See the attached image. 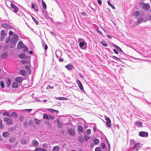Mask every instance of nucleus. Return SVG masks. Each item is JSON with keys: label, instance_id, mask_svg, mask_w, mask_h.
Here are the masks:
<instances>
[{"label": "nucleus", "instance_id": "aec40b11", "mask_svg": "<svg viewBox=\"0 0 151 151\" xmlns=\"http://www.w3.org/2000/svg\"><path fill=\"white\" fill-rule=\"evenodd\" d=\"M10 117L13 118H16L18 117V114L14 112H13L11 115H10Z\"/></svg>", "mask_w": 151, "mask_h": 151}, {"label": "nucleus", "instance_id": "338daca9", "mask_svg": "<svg viewBox=\"0 0 151 151\" xmlns=\"http://www.w3.org/2000/svg\"><path fill=\"white\" fill-rule=\"evenodd\" d=\"M27 62V61L26 60H22L21 62L22 63L25 64Z\"/></svg>", "mask_w": 151, "mask_h": 151}, {"label": "nucleus", "instance_id": "680f3d73", "mask_svg": "<svg viewBox=\"0 0 151 151\" xmlns=\"http://www.w3.org/2000/svg\"><path fill=\"white\" fill-rule=\"evenodd\" d=\"M36 6V4L35 3H32V8L34 9H35V8Z\"/></svg>", "mask_w": 151, "mask_h": 151}, {"label": "nucleus", "instance_id": "13d9d810", "mask_svg": "<svg viewBox=\"0 0 151 151\" xmlns=\"http://www.w3.org/2000/svg\"><path fill=\"white\" fill-rule=\"evenodd\" d=\"M91 133V130L89 129H87V131H86V133L88 135H89Z\"/></svg>", "mask_w": 151, "mask_h": 151}, {"label": "nucleus", "instance_id": "9b49d317", "mask_svg": "<svg viewBox=\"0 0 151 151\" xmlns=\"http://www.w3.org/2000/svg\"><path fill=\"white\" fill-rule=\"evenodd\" d=\"M65 67L69 71L72 70L74 68V66L71 64L67 65Z\"/></svg>", "mask_w": 151, "mask_h": 151}, {"label": "nucleus", "instance_id": "c85d7f7f", "mask_svg": "<svg viewBox=\"0 0 151 151\" xmlns=\"http://www.w3.org/2000/svg\"><path fill=\"white\" fill-rule=\"evenodd\" d=\"M59 147L58 146H56L53 147L52 151H59Z\"/></svg>", "mask_w": 151, "mask_h": 151}, {"label": "nucleus", "instance_id": "603ef678", "mask_svg": "<svg viewBox=\"0 0 151 151\" xmlns=\"http://www.w3.org/2000/svg\"><path fill=\"white\" fill-rule=\"evenodd\" d=\"M101 43L102 45H103L105 47H106L107 46V44L105 42L101 41Z\"/></svg>", "mask_w": 151, "mask_h": 151}, {"label": "nucleus", "instance_id": "7c9ffc66", "mask_svg": "<svg viewBox=\"0 0 151 151\" xmlns=\"http://www.w3.org/2000/svg\"><path fill=\"white\" fill-rule=\"evenodd\" d=\"M9 134V133L7 132H4L2 134V136L4 137H8Z\"/></svg>", "mask_w": 151, "mask_h": 151}, {"label": "nucleus", "instance_id": "473e14b6", "mask_svg": "<svg viewBox=\"0 0 151 151\" xmlns=\"http://www.w3.org/2000/svg\"><path fill=\"white\" fill-rule=\"evenodd\" d=\"M15 141V138H12L10 139L9 140V142L12 143H14Z\"/></svg>", "mask_w": 151, "mask_h": 151}, {"label": "nucleus", "instance_id": "6ab92c4d", "mask_svg": "<svg viewBox=\"0 0 151 151\" xmlns=\"http://www.w3.org/2000/svg\"><path fill=\"white\" fill-rule=\"evenodd\" d=\"M93 143L95 145H97L99 144V143L100 141L98 139L96 138H94L93 140Z\"/></svg>", "mask_w": 151, "mask_h": 151}, {"label": "nucleus", "instance_id": "c03bdc74", "mask_svg": "<svg viewBox=\"0 0 151 151\" xmlns=\"http://www.w3.org/2000/svg\"><path fill=\"white\" fill-rule=\"evenodd\" d=\"M42 4L43 8L45 9H46L47 8L45 2L43 1H42Z\"/></svg>", "mask_w": 151, "mask_h": 151}, {"label": "nucleus", "instance_id": "f03ea898", "mask_svg": "<svg viewBox=\"0 0 151 151\" xmlns=\"http://www.w3.org/2000/svg\"><path fill=\"white\" fill-rule=\"evenodd\" d=\"M69 123L71 122H76L78 123H86L84 120L81 118H79L76 119H74L73 117L70 116L69 117Z\"/></svg>", "mask_w": 151, "mask_h": 151}, {"label": "nucleus", "instance_id": "6e6d98bb", "mask_svg": "<svg viewBox=\"0 0 151 151\" xmlns=\"http://www.w3.org/2000/svg\"><path fill=\"white\" fill-rule=\"evenodd\" d=\"M90 138V137L88 136H84V138L86 142H87V140Z\"/></svg>", "mask_w": 151, "mask_h": 151}, {"label": "nucleus", "instance_id": "4c0bfd02", "mask_svg": "<svg viewBox=\"0 0 151 151\" xmlns=\"http://www.w3.org/2000/svg\"><path fill=\"white\" fill-rule=\"evenodd\" d=\"M16 127L14 126L13 127L9 128V130L11 131H13L16 129Z\"/></svg>", "mask_w": 151, "mask_h": 151}, {"label": "nucleus", "instance_id": "09e8293b", "mask_svg": "<svg viewBox=\"0 0 151 151\" xmlns=\"http://www.w3.org/2000/svg\"><path fill=\"white\" fill-rule=\"evenodd\" d=\"M32 19L33 20L34 22L35 23V24H38V23L37 21L35 19L34 17H33L32 16Z\"/></svg>", "mask_w": 151, "mask_h": 151}, {"label": "nucleus", "instance_id": "864d4df0", "mask_svg": "<svg viewBox=\"0 0 151 151\" xmlns=\"http://www.w3.org/2000/svg\"><path fill=\"white\" fill-rule=\"evenodd\" d=\"M55 118V116L50 115H48V119H53Z\"/></svg>", "mask_w": 151, "mask_h": 151}, {"label": "nucleus", "instance_id": "f8f14e48", "mask_svg": "<svg viewBox=\"0 0 151 151\" xmlns=\"http://www.w3.org/2000/svg\"><path fill=\"white\" fill-rule=\"evenodd\" d=\"M24 47L23 44L21 41H19L18 44L17 48L18 49H19L23 48Z\"/></svg>", "mask_w": 151, "mask_h": 151}, {"label": "nucleus", "instance_id": "a18cd8bd", "mask_svg": "<svg viewBox=\"0 0 151 151\" xmlns=\"http://www.w3.org/2000/svg\"><path fill=\"white\" fill-rule=\"evenodd\" d=\"M105 119L107 122H105V123H111V120L109 117H107L106 116Z\"/></svg>", "mask_w": 151, "mask_h": 151}, {"label": "nucleus", "instance_id": "5701e85b", "mask_svg": "<svg viewBox=\"0 0 151 151\" xmlns=\"http://www.w3.org/2000/svg\"><path fill=\"white\" fill-rule=\"evenodd\" d=\"M19 86L18 84L16 82H13L12 84V87L13 88H17Z\"/></svg>", "mask_w": 151, "mask_h": 151}, {"label": "nucleus", "instance_id": "423d86ee", "mask_svg": "<svg viewBox=\"0 0 151 151\" xmlns=\"http://www.w3.org/2000/svg\"><path fill=\"white\" fill-rule=\"evenodd\" d=\"M40 122L39 120L37 119L34 117H32L29 120V123H40Z\"/></svg>", "mask_w": 151, "mask_h": 151}, {"label": "nucleus", "instance_id": "f3484780", "mask_svg": "<svg viewBox=\"0 0 151 151\" xmlns=\"http://www.w3.org/2000/svg\"><path fill=\"white\" fill-rule=\"evenodd\" d=\"M18 56L19 58L22 59L23 58L27 59L28 58V57L26 56L25 54L23 53H21L19 54Z\"/></svg>", "mask_w": 151, "mask_h": 151}, {"label": "nucleus", "instance_id": "2eb2a0df", "mask_svg": "<svg viewBox=\"0 0 151 151\" xmlns=\"http://www.w3.org/2000/svg\"><path fill=\"white\" fill-rule=\"evenodd\" d=\"M144 19L143 18L139 19L137 21L136 23L137 25H138L142 22H146V20H144Z\"/></svg>", "mask_w": 151, "mask_h": 151}, {"label": "nucleus", "instance_id": "3c124183", "mask_svg": "<svg viewBox=\"0 0 151 151\" xmlns=\"http://www.w3.org/2000/svg\"><path fill=\"white\" fill-rule=\"evenodd\" d=\"M42 147L44 149H46L47 147V145L46 143L43 144L42 145Z\"/></svg>", "mask_w": 151, "mask_h": 151}, {"label": "nucleus", "instance_id": "4be33fe9", "mask_svg": "<svg viewBox=\"0 0 151 151\" xmlns=\"http://www.w3.org/2000/svg\"><path fill=\"white\" fill-rule=\"evenodd\" d=\"M47 110L50 111L52 113H55L56 114H57L59 113L58 111L52 109H47Z\"/></svg>", "mask_w": 151, "mask_h": 151}, {"label": "nucleus", "instance_id": "49530a36", "mask_svg": "<svg viewBox=\"0 0 151 151\" xmlns=\"http://www.w3.org/2000/svg\"><path fill=\"white\" fill-rule=\"evenodd\" d=\"M135 141L133 139L130 140V144L131 145H134L135 144Z\"/></svg>", "mask_w": 151, "mask_h": 151}, {"label": "nucleus", "instance_id": "a878e982", "mask_svg": "<svg viewBox=\"0 0 151 151\" xmlns=\"http://www.w3.org/2000/svg\"><path fill=\"white\" fill-rule=\"evenodd\" d=\"M55 99H57L58 100H68V99L66 98H65L64 97H56Z\"/></svg>", "mask_w": 151, "mask_h": 151}, {"label": "nucleus", "instance_id": "b1692460", "mask_svg": "<svg viewBox=\"0 0 151 151\" xmlns=\"http://www.w3.org/2000/svg\"><path fill=\"white\" fill-rule=\"evenodd\" d=\"M7 57V53L6 52H5L2 53L1 55V57L2 59H4Z\"/></svg>", "mask_w": 151, "mask_h": 151}, {"label": "nucleus", "instance_id": "774afa93", "mask_svg": "<svg viewBox=\"0 0 151 151\" xmlns=\"http://www.w3.org/2000/svg\"><path fill=\"white\" fill-rule=\"evenodd\" d=\"M45 17L46 19H48L49 18V16L47 12L45 14Z\"/></svg>", "mask_w": 151, "mask_h": 151}, {"label": "nucleus", "instance_id": "4468645a", "mask_svg": "<svg viewBox=\"0 0 151 151\" xmlns=\"http://www.w3.org/2000/svg\"><path fill=\"white\" fill-rule=\"evenodd\" d=\"M150 5L149 4L145 3L144 5L142 7V8L144 10H147L150 9Z\"/></svg>", "mask_w": 151, "mask_h": 151}, {"label": "nucleus", "instance_id": "cd10ccee", "mask_svg": "<svg viewBox=\"0 0 151 151\" xmlns=\"http://www.w3.org/2000/svg\"><path fill=\"white\" fill-rule=\"evenodd\" d=\"M11 80L10 79H8L6 82V86L7 87H9L11 83Z\"/></svg>", "mask_w": 151, "mask_h": 151}, {"label": "nucleus", "instance_id": "c9c22d12", "mask_svg": "<svg viewBox=\"0 0 151 151\" xmlns=\"http://www.w3.org/2000/svg\"><path fill=\"white\" fill-rule=\"evenodd\" d=\"M24 118V116L23 115H21L19 116V119L20 122H22L23 121Z\"/></svg>", "mask_w": 151, "mask_h": 151}, {"label": "nucleus", "instance_id": "ddd939ff", "mask_svg": "<svg viewBox=\"0 0 151 151\" xmlns=\"http://www.w3.org/2000/svg\"><path fill=\"white\" fill-rule=\"evenodd\" d=\"M1 26L3 28L7 29H10L11 28L9 24L6 23H2Z\"/></svg>", "mask_w": 151, "mask_h": 151}, {"label": "nucleus", "instance_id": "8fccbe9b", "mask_svg": "<svg viewBox=\"0 0 151 151\" xmlns=\"http://www.w3.org/2000/svg\"><path fill=\"white\" fill-rule=\"evenodd\" d=\"M13 9V11L15 13H17L18 10V8L17 6H16V7H15V8H14Z\"/></svg>", "mask_w": 151, "mask_h": 151}, {"label": "nucleus", "instance_id": "4d7b16f0", "mask_svg": "<svg viewBox=\"0 0 151 151\" xmlns=\"http://www.w3.org/2000/svg\"><path fill=\"white\" fill-rule=\"evenodd\" d=\"M112 58L114 59L115 60H120L118 58L116 57V56H112Z\"/></svg>", "mask_w": 151, "mask_h": 151}, {"label": "nucleus", "instance_id": "6e6552de", "mask_svg": "<svg viewBox=\"0 0 151 151\" xmlns=\"http://www.w3.org/2000/svg\"><path fill=\"white\" fill-rule=\"evenodd\" d=\"M76 82L78 85L80 89L81 90H83V88L82 84L81 83V82H80V81L78 80H76Z\"/></svg>", "mask_w": 151, "mask_h": 151}, {"label": "nucleus", "instance_id": "052dcab7", "mask_svg": "<svg viewBox=\"0 0 151 151\" xmlns=\"http://www.w3.org/2000/svg\"><path fill=\"white\" fill-rule=\"evenodd\" d=\"M11 6L12 8L14 9V8H15V7H16V6L14 4L12 3H11Z\"/></svg>", "mask_w": 151, "mask_h": 151}, {"label": "nucleus", "instance_id": "dca6fc26", "mask_svg": "<svg viewBox=\"0 0 151 151\" xmlns=\"http://www.w3.org/2000/svg\"><path fill=\"white\" fill-rule=\"evenodd\" d=\"M15 81L18 83H21L23 81V80L21 77H16L15 79Z\"/></svg>", "mask_w": 151, "mask_h": 151}, {"label": "nucleus", "instance_id": "bb28decb", "mask_svg": "<svg viewBox=\"0 0 151 151\" xmlns=\"http://www.w3.org/2000/svg\"><path fill=\"white\" fill-rule=\"evenodd\" d=\"M34 151H46V150L44 148H37L34 150Z\"/></svg>", "mask_w": 151, "mask_h": 151}, {"label": "nucleus", "instance_id": "2f4dec72", "mask_svg": "<svg viewBox=\"0 0 151 151\" xmlns=\"http://www.w3.org/2000/svg\"><path fill=\"white\" fill-rule=\"evenodd\" d=\"M1 35L2 36H4L6 37L7 35L6 33H5L4 30H2L1 32Z\"/></svg>", "mask_w": 151, "mask_h": 151}, {"label": "nucleus", "instance_id": "0eeeda50", "mask_svg": "<svg viewBox=\"0 0 151 151\" xmlns=\"http://www.w3.org/2000/svg\"><path fill=\"white\" fill-rule=\"evenodd\" d=\"M68 131L69 134L71 136H74L75 134V130L71 128H69L68 129Z\"/></svg>", "mask_w": 151, "mask_h": 151}, {"label": "nucleus", "instance_id": "69168bd1", "mask_svg": "<svg viewBox=\"0 0 151 151\" xmlns=\"http://www.w3.org/2000/svg\"><path fill=\"white\" fill-rule=\"evenodd\" d=\"M105 147H106V145L104 143H103L101 144V147L103 149L105 148Z\"/></svg>", "mask_w": 151, "mask_h": 151}, {"label": "nucleus", "instance_id": "e2e57ef3", "mask_svg": "<svg viewBox=\"0 0 151 151\" xmlns=\"http://www.w3.org/2000/svg\"><path fill=\"white\" fill-rule=\"evenodd\" d=\"M23 111H28V112H31L32 110V109H25L23 110Z\"/></svg>", "mask_w": 151, "mask_h": 151}, {"label": "nucleus", "instance_id": "37998d69", "mask_svg": "<svg viewBox=\"0 0 151 151\" xmlns=\"http://www.w3.org/2000/svg\"><path fill=\"white\" fill-rule=\"evenodd\" d=\"M145 3L142 1H140L139 2V6L142 8V7L144 5Z\"/></svg>", "mask_w": 151, "mask_h": 151}, {"label": "nucleus", "instance_id": "a211bd4d", "mask_svg": "<svg viewBox=\"0 0 151 151\" xmlns=\"http://www.w3.org/2000/svg\"><path fill=\"white\" fill-rule=\"evenodd\" d=\"M32 144L35 147H37L39 145V143L37 141L33 140L32 142Z\"/></svg>", "mask_w": 151, "mask_h": 151}, {"label": "nucleus", "instance_id": "20e7f679", "mask_svg": "<svg viewBox=\"0 0 151 151\" xmlns=\"http://www.w3.org/2000/svg\"><path fill=\"white\" fill-rule=\"evenodd\" d=\"M80 48L83 50H86L87 48L86 43V42H81L79 43Z\"/></svg>", "mask_w": 151, "mask_h": 151}, {"label": "nucleus", "instance_id": "1a4fd4ad", "mask_svg": "<svg viewBox=\"0 0 151 151\" xmlns=\"http://www.w3.org/2000/svg\"><path fill=\"white\" fill-rule=\"evenodd\" d=\"M139 135L142 137H147L148 136V133L145 132H141L139 133Z\"/></svg>", "mask_w": 151, "mask_h": 151}, {"label": "nucleus", "instance_id": "de8ad7c7", "mask_svg": "<svg viewBox=\"0 0 151 151\" xmlns=\"http://www.w3.org/2000/svg\"><path fill=\"white\" fill-rule=\"evenodd\" d=\"M25 68L28 70V71H31V69L29 67V66L28 65H26L25 66Z\"/></svg>", "mask_w": 151, "mask_h": 151}, {"label": "nucleus", "instance_id": "72a5a7b5", "mask_svg": "<svg viewBox=\"0 0 151 151\" xmlns=\"http://www.w3.org/2000/svg\"><path fill=\"white\" fill-rule=\"evenodd\" d=\"M10 37L9 36L7 37L5 40V42L6 43H8L10 41Z\"/></svg>", "mask_w": 151, "mask_h": 151}, {"label": "nucleus", "instance_id": "c756f323", "mask_svg": "<svg viewBox=\"0 0 151 151\" xmlns=\"http://www.w3.org/2000/svg\"><path fill=\"white\" fill-rule=\"evenodd\" d=\"M78 132H83V129L82 127L81 126H78Z\"/></svg>", "mask_w": 151, "mask_h": 151}, {"label": "nucleus", "instance_id": "bf43d9fd", "mask_svg": "<svg viewBox=\"0 0 151 151\" xmlns=\"http://www.w3.org/2000/svg\"><path fill=\"white\" fill-rule=\"evenodd\" d=\"M28 50V48L26 46H24V48L23 49V51L25 52L27 51Z\"/></svg>", "mask_w": 151, "mask_h": 151}, {"label": "nucleus", "instance_id": "0e129e2a", "mask_svg": "<svg viewBox=\"0 0 151 151\" xmlns=\"http://www.w3.org/2000/svg\"><path fill=\"white\" fill-rule=\"evenodd\" d=\"M113 125L115 127H117L118 129H119V127L118 124H115L114 123H113Z\"/></svg>", "mask_w": 151, "mask_h": 151}, {"label": "nucleus", "instance_id": "e433bc0d", "mask_svg": "<svg viewBox=\"0 0 151 151\" xmlns=\"http://www.w3.org/2000/svg\"><path fill=\"white\" fill-rule=\"evenodd\" d=\"M20 73L21 75L23 76H25L26 75V73L24 70H21L20 71Z\"/></svg>", "mask_w": 151, "mask_h": 151}, {"label": "nucleus", "instance_id": "9d476101", "mask_svg": "<svg viewBox=\"0 0 151 151\" xmlns=\"http://www.w3.org/2000/svg\"><path fill=\"white\" fill-rule=\"evenodd\" d=\"M4 121L6 123H12V119L9 117H5L4 118Z\"/></svg>", "mask_w": 151, "mask_h": 151}, {"label": "nucleus", "instance_id": "39448f33", "mask_svg": "<svg viewBox=\"0 0 151 151\" xmlns=\"http://www.w3.org/2000/svg\"><path fill=\"white\" fill-rule=\"evenodd\" d=\"M133 16H134L136 19H138L142 16L141 14L139 11H136L133 14Z\"/></svg>", "mask_w": 151, "mask_h": 151}, {"label": "nucleus", "instance_id": "58836bf2", "mask_svg": "<svg viewBox=\"0 0 151 151\" xmlns=\"http://www.w3.org/2000/svg\"><path fill=\"white\" fill-rule=\"evenodd\" d=\"M134 124L138 127H142V123H134Z\"/></svg>", "mask_w": 151, "mask_h": 151}, {"label": "nucleus", "instance_id": "f704fd0d", "mask_svg": "<svg viewBox=\"0 0 151 151\" xmlns=\"http://www.w3.org/2000/svg\"><path fill=\"white\" fill-rule=\"evenodd\" d=\"M21 144L23 145L26 144L27 143V141L24 139H22L20 141Z\"/></svg>", "mask_w": 151, "mask_h": 151}, {"label": "nucleus", "instance_id": "f257e3e1", "mask_svg": "<svg viewBox=\"0 0 151 151\" xmlns=\"http://www.w3.org/2000/svg\"><path fill=\"white\" fill-rule=\"evenodd\" d=\"M19 39L18 36L16 34H14L10 39V42L12 45H10L9 47L11 48H12L16 45Z\"/></svg>", "mask_w": 151, "mask_h": 151}, {"label": "nucleus", "instance_id": "7ed1b4c3", "mask_svg": "<svg viewBox=\"0 0 151 151\" xmlns=\"http://www.w3.org/2000/svg\"><path fill=\"white\" fill-rule=\"evenodd\" d=\"M142 147L140 143L138 142L135 144L132 147V150H134L136 149V151H138Z\"/></svg>", "mask_w": 151, "mask_h": 151}, {"label": "nucleus", "instance_id": "ea45409f", "mask_svg": "<svg viewBox=\"0 0 151 151\" xmlns=\"http://www.w3.org/2000/svg\"><path fill=\"white\" fill-rule=\"evenodd\" d=\"M43 119H48V116L47 114H44L43 115Z\"/></svg>", "mask_w": 151, "mask_h": 151}, {"label": "nucleus", "instance_id": "412c9836", "mask_svg": "<svg viewBox=\"0 0 151 151\" xmlns=\"http://www.w3.org/2000/svg\"><path fill=\"white\" fill-rule=\"evenodd\" d=\"M78 142L81 143H83L84 142V139L83 138V137L81 136L78 137Z\"/></svg>", "mask_w": 151, "mask_h": 151}, {"label": "nucleus", "instance_id": "393cba45", "mask_svg": "<svg viewBox=\"0 0 151 151\" xmlns=\"http://www.w3.org/2000/svg\"><path fill=\"white\" fill-rule=\"evenodd\" d=\"M114 47L116 48L117 50L121 52H123L122 49L119 47L114 44H113Z\"/></svg>", "mask_w": 151, "mask_h": 151}, {"label": "nucleus", "instance_id": "79ce46f5", "mask_svg": "<svg viewBox=\"0 0 151 151\" xmlns=\"http://www.w3.org/2000/svg\"><path fill=\"white\" fill-rule=\"evenodd\" d=\"M0 86L2 88H4V83L3 81H1L0 82Z\"/></svg>", "mask_w": 151, "mask_h": 151}, {"label": "nucleus", "instance_id": "a19ab883", "mask_svg": "<svg viewBox=\"0 0 151 151\" xmlns=\"http://www.w3.org/2000/svg\"><path fill=\"white\" fill-rule=\"evenodd\" d=\"M3 115L9 116L10 114H9L8 113L7 111H5L3 113Z\"/></svg>", "mask_w": 151, "mask_h": 151}, {"label": "nucleus", "instance_id": "5fc2aeb1", "mask_svg": "<svg viewBox=\"0 0 151 151\" xmlns=\"http://www.w3.org/2000/svg\"><path fill=\"white\" fill-rule=\"evenodd\" d=\"M101 148L100 147H97L95 149V151H101Z\"/></svg>", "mask_w": 151, "mask_h": 151}]
</instances>
